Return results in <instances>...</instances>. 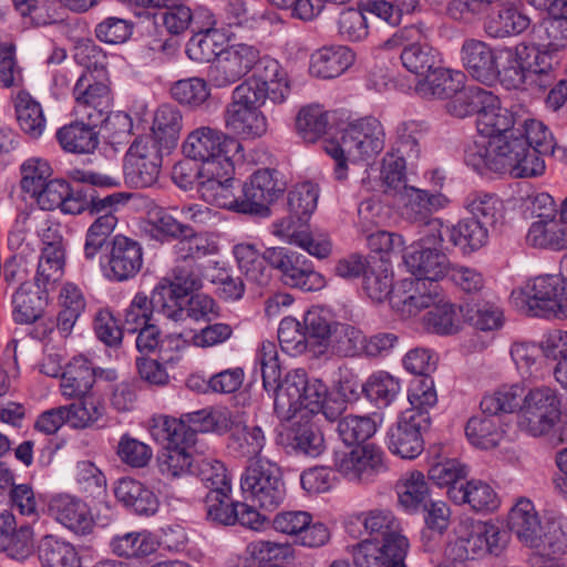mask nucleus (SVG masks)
I'll use <instances>...</instances> for the list:
<instances>
[{
    "instance_id": "nucleus-1",
    "label": "nucleus",
    "mask_w": 567,
    "mask_h": 567,
    "mask_svg": "<svg viewBox=\"0 0 567 567\" xmlns=\"http://www.w3.org/2000/svg\"><path fill=\"white\" fill-rule=\"evenodd\" d=\"M464 162L480 174L492 171L514 178L537 177L546 168L542 156L530 151L518 128L493 140L470 143L464 151Z\"/></svg>"
},
{
    "instance_id": "nucleus-2",
    "label": "nucleus",
    "mask_w": 567,
    "mask_h": 567,
    "mask_svg": "<svg viewBox=\"0 0 567 567\" xmlns=\"http://www.w3.org/2000/svg\"><path fill=\"white\" fill-rule=\"evenodd\" d=\"M385 143L381 122L373 116L361 117L348 124L340 141L323 142L324 152L334 159V177L344 181L348 176V162L369 161L379 155Z\"/></svg>"
},
{
    "instance_id": "nucleus-3",
    "label": "nucleus",
    "mask_w": 567,
    "mask_h": 567,
    "mask_svg": "<svg viewBox=\"0 0 567 567\" xmlns=\"http://www.w3.org/2000/svg\"><path fill=\"white\" fill-rule=\"evenodd\" d=\"M328 388L318 379L309 380L303 369H295L287 373L275 395V412L281 420H290L302 409L312 414L322 412L333 420L324 406Z\"/></svg>"
},
{
    "instance_id": "nucleus-4",
    "label": "nucleus",
    "mask_w": 567,
    "mask_h": 567,
    "mask_svg": "<svg viewBox=\"0 0 567 567\" xmlns=\"http://www.w3.org/2000/svg\"><path fill=\"white\" fill-rule=\"evenodd\" d=\"M183 128V115L179 109L173 104H162L154 112L151 125V138L153 145L144 154L148 158V165L144 174V187L153 186L161 173L163 151L174 148Z\"/></svg>"
},
{
    "instance_id": "nucleus-5",
    "label": "nucleus",
    "mask_w": 567,
    "mask_h": 567,
    "mask_svg": "<svg viewBox=\"0 0 567 567\" xmlns=\"http://www.w3.org/2000/svg\"><path fill=\"white\" fill-rule=\"evenodd\" d=\"M240 487L247 501L267 511L277 508L286 497L279 468L264 460L247 466L241 475Z\"/></svg>"
},
{
    "instance_id": "nucleus-6",
    "label": "nucleus",
    "mask_w": 567,
    "mask_h": 567,
    "mask_svg": "<svg viewBox=\"0 0 567 567\" xmlns=\"http://www.w3.org/2000/svg\"><path fill=\"white\" fill-rule=\"evenodd\" d=\"M268 265L278 270L281 282L290 288L305 292L322 290L327 280L316 270L313 262L305 255L285 247L266 249Z\"/></svg>"
},
{
    "instance_id": "nucleus-7",
    "label": "nucleus",
    "mask_w": 567,
    "mask_h": 567,
    "mask_svg": "<svg viewBox=\"0 0 567 567\" xmlns=\"http://www.w3.org/2000/svg\"><path fill=\"white\" fill-rule=\"evenodd\" d=\"M560 417L561 402L555 389L536 386L524 394L519 424L532 436L548 434Z\"/></svg>"
},
{
    "instance_id": "nucleus-8",
    "label": "nucleus",
    "mask_w": 567,
    "mask_h": 567,
    "mask_svg": "<svg viewBox=\"0 0 567 567\" xmlns=\"http://www.w3.org/2000/svg\"><path fill=\"white\" fill-rule=\"evenodd\" d=\"M265 103L235 87L230 102L224 113L226 128L243 140L261 137L268 128V122L260 107Z\"/></svg>"
},
{
    "instance_id": "nucleus-9",
    "label": "nucleus",
    "mask_w": 567,
    "mask_h": 567,
    "mask_svg": "<svg viewBox=\"0 0 567 567\" xmlns=\"http://www.w3.org/2000/svg\"><path fill=\"white\" fill-rule=\"evenodd\" d=\"M259 49L246 43H237L224 49L207 71L210 86L228 89L249 74L259 61Z\"/></svg>"
},
{
    "instance_id": "nucleus-10",
    "label": "nucleus",
    "mask_w": 567,
    "mask_h": 567,
    "mask_svg": "<svg viewBox=\"0 0 567 567\" xmlns=\"http://www.w3.org/2000/svg\"><path fill=\"white\" fill-rule=\"evenodd\" d=\"M234 164L230 158H221L217 164L200 165L197 192L208 204L239 212L240 196L234 193Z\"/></svg>"
},
{
    "instance_id": "nucleus-11",
    "label": "nucleus",
    "mask_w": 567,
    "mask_h": 567,
    "mask_svg": "<svg viewBox=\"0 0 567 567\" xmlns=\"http://www.w3.org/2000/svg\"><path fill=\"white\" fill-rule=\"evenodd\" d=\"M333 465L348 481L369 484L386 471L384 452L374 444L334 453Z\"/></svg>"
},
{
    "instance_id": "nucleus-12",
    "label": "nucleus",
    "mask_w": 567,
    "mask_h": 567,
    "mask_svg": "<svg viewBox=\"0 0 567 567\" xmlns=\"http://www.w3.org/2000/svg\"><path fill=\"white\" fill-rule=\"evenodd\" d=\"M252 71V75L236 87L244 89V92L264 103L268 99L277 104L286 101L290 92L289 82L287 73L277 60L259 55Z\"/></svg>"
},
{
    "instance_id": "nucleus-13",
    "label": "nucleus",
    "mask_w": 567,
    "mask_h": 567,
    "mask_svg": "<svg viewBox=\"0 0 567 567\" xmlns=\"http://www.w3.org/2000/svg\"><path fill=\"white\" fill-rule=\"evenodd\" d=\"M73 114L81 121L99 123L113 104L112 90L106 80L83 73L73 87Z\"/></svg>"
},
{
    "instance_id": "nucleus-14",
    "label": "nucleus",
    "mask_w": 567,
    "mask_h": 567,
    "mask_svg": "<svg viewBox=\"0 0 567 567\" xmlns=\"http://www.w3.org/2000/svg\"><path fill=\"white\" fill-rule=\"evenodd\" d=\"M286 183L276 169L255 172L241 188L239 213L261 215L269 212L268 206L285 192Z\"/></svg>"
},
{
    "instance_id": "nucleus-15",
    "label": "nucleus",
    "mask_w": 567,
    "mask_h": 567,
    "mask_svg": "<svg viewBox=\"0 0 567 567\" xmlns=\"http://www.w3.org/2000/svg\"><path fill=\"white\" fill-rule=\"evenodd\" d=\"M308 219L289 213L272 224L271 233L284 243L298 246L318 259H326L332 252V243L326 234L310 233Z\"/></svg>"
},
{
    "instance_id": "nucleus-16",
    "label": "nucleus",
    "mask_w": 567,
    "mask_h": 567,
    "mask_svg": "<svg viewBox=\"0 0 567 567\" xmlns=\"http://www.w3.org/2000/svg\"><path fill=\"white\" fill-rule=\"evenodd\" d=\"M431 425V416L402 412L388 432L389 450L406 460L417 457L424 450L423 432Z\"/></svg>"
},
{
    "instance_id": "nucleus-17",
    "label": "nucleus",
    "mask_w": 567,
    "mask_h": 567,
    "mask_svg": "<svg viewBox=\"0 0 567 567\" xmlns=\"http://www.w3.org/2000/svg\"><path fill=\"white\" fill-rule=\"evenodd\" d=\"M443 290L439 282L408 278L394 286L391 303L403 316H415L423 309H432L442 302Z\"/></svg>"
},
{
    "instance_id": "nucleus-18",
    "label": "nucleus",
    "mask_w": 567,
    "mask_h": 567,
    "mask_svg": "<svg viewBox=\"0 0 567 567\" xmlns=\"http://www.w3.org/2000/svg\"><path fill=\"white\" fill-rule=\"evenodd\" d=\"M276 532L296 536L300 545L316 548L326 545L330 539L329 528L321 522H313L306 511H282L272 518Z\"/></svg>"
},
{
    "instance_id": "nucleus-19",
    "label": "nucleus",
    "mask_w": 567,
    "mask_h": 567,
    "mask_svg": "<svg viewBox=\"0 0 567 567\" xmlns=\"http://www.w3.org/2000/svg\"><path fill=\"white\" fill-rule=\"evenodd\" d=\"M357 520L363 526L370 538L365 540L393 546L399 553L410 548L409 539L403 535L400 520L388 508H373L361 512Z\"/></svg>"
},
{
    "instance_id": "nucleus-20",
    "label": "nucleus",
    "mask_w": 567,
    "mask_h": 567,
    "mask_svg": "<svg viewBox=\"0 0 567 567\" xmlns=\"http://www.w3.org/2000/svg\"><path fill=\"white\" fill-rule=\"evenodd\" d=\"M141 266V244L125 235H115L111 241L107 264L103 268L105 277L114 281L128 280L137 275Z\"/></svg>"
},
{
    "instance_id": "nucleus-21",
    "label": "nucleus",
    "mask_w": 567,
    "mask_h": 567,
    "mask_svg": "<svg viewBox=\"0 0 567 567\" xmlns=\"http://www.w3.org/2000/svg\"><path fill=\"white\" fill-rule=\"evenodd\" d=\"M31 197L43 210L59 208L63 214L79 215L87 207L85 192L72 188L66 181L60 178L51 179Z\"/></svg>"
},
{
    "instance_id": "nucleus-22",
    "label": "nucleus",
    "mask_w": 567,
    "mask_h": 567,
    "mask_svg": "<svg viewBox=\"0 0 567 567\" xmlns=\"http://www.w3.org/2000/svg\"><path fill=\"white\" fill-rule=\"evenodd\" d=\"M228 143L235 141L217 128L202 126L188 134L183 144V152L188 158L200 161L202 165L212 162L217 164L221 158H229L226 155Z\"/></svg>"
},
{
    "instance_id": "nucleus-23",
    "label": "nucleus",
    "mask_w": 567,
    "mask_h": 567,
    "mask_svg": "<svg viewBox=\"0 0 567 567\" xmlns=\"http://www.w3.org/2000/svg\"><path fill=\"white\" fill-rule=\"evenodd\" d=\"M50 515L65 528L78 535L93 532L94 519L89 505L78 496L59 494L49 503Z\"/></svg>"
},
{
    "instance_id": "nucleus-24",
    "label": "nucleus",
    "mask_w": 567,
    "mask_h": 567,
    "mask_svg": "<svg viewBox=\"0 0 567 567\" xmlns=\"http://www.w3.org/2000/svg\"><path fill=\"white\" fill-rule=\"evenodd\" d=\"M461 55L465 70L473 79L482 83H491L498 79L499 51L487 43L475 39L466 40L462 45Z\"/></svg>"
},
{
    "instance_id": "nucleus-25",
    "label": "nucleus",
    "mask_w": 567,
    "mask_h": 567,
    "mask_svg": "<svg viewBox=\"0 0 567 567\" xmlns=\"http://www.w3.org/2000/svg\"><path fill=\"white\" fill-rule=\"evenodd\" d=\"M563 292L564 288L558 276L546 275L534 278L525 287L529 315L534 317H551L557 311Z\"/></svg>"
},
{
    "instance_id": "nucleus-26",
    "label": "nucleus",
    "mask_w": 567,
    "mask_h": 567,
    "mask_svg": "<svg viewBox=\"0 0 567 567\" xmlns=\"http://www.w3.org/2000/svg\"><path fill=\"white\" fill-rule=\"evenodd\" d=\"M508 527L523 545L533 549L540 546L544 524L530 499L522 497L515 503L508 515Z\"/></svg>"
},
{
    "instance_id": "nucleus-27",
    "label": "nucleus",
    "mask_w": 567,
    "mask_h": 567,
    "mask_svg": "<svg viewBox=\"0 0 567 567\" xmlns=\"http://www.w3.org/2000/svg\"><path fill=\"white\" fill-rule=\"evenodd\" d=\"M404 264L414 276L413 279H423L437 282L450 270V261L443 251L424 249L415 246L404 255Z\"/></svg>"
},
{
    "instance_id": "nucleus-28",
    "label": "nucleus",
    "mask_w": 567,
    "mask_h": 567,
    "mask_svg": "<svg viewBox=\"0 0 567 567\" xmlns=\"http://www.w3.org/2000/svg\"><path fill=\"white\" fill-rule=\"evenodd\" d=\"M395 198L402 204L403 218L411 223L425 221L433 212L444 208L449 204V198L445 195L430 194L413 186H408Z\"/></svg>"
},
{
    "instance_id": "nucleus-29",
    "label": "nucleus",
    "mask_w": 567,
    "mask_h": 567,
    "mask_svg": "<svg viewBox=\"0 0 567 567\" xmlns=\"http://www.w3.org/2000/svg\"><path fill=\"white\" fill-rule=\"evenodd\" d=\"M94 386V367L84 355H74L61 374L59 390L65 400L89 394Z\"/></svg>"
},
{
    "instance_id": "nucleus-30",
    "label": "nucleus",
    "mask_w": 567,
    "mask_h": 567,
    "mask_svg": "<svg viewBox=\"0 0 567 567\" xmlns=\"http://www.w3.org/2000/svg\"><path fill=\"white\" fill-rule=\"evenodd\" d=\"M354 52L346 45H329L316 50L310 56L309 71L321 79H334L354 62Z\"/></svg>"
},
{
    "instance_id": "nucleus-31",
    "label": "nucleus",
    "mask_w": 567,
    "mask_h": 567,
    "mask_svg": "<svg viewBox=\"0 0 567 567\" xmlns=\"http://www.w3.org/2000/svg\"><path fill=\"white\" fill-rule=\"evenodd\" d=\"M447 494L455 503L468 504L477 513H492L501 505L496 491L482 480H471L460 486H452Z\"/></svg>"
},
{
    "instance_id": "nucleus-32",
    "label": "nucleus",
    "mask_w": 567,
    "mask_h": 567,
    "mask_svg": "<svg viewBox=\"0 0 567 567\" xmlns=\"http://www.w3.org/2000/svg\"><path fill=\"white\" fill-rule=\"evenodd\" d=\"M492 99L485 101L476 118L477 136L473 142H481V140H493L494 136L506 134L514 128V116L506 109L501 105L497 95L492 93Z\"/></svg>"
},
{
    "instance_id": "nucleus-33",
    "label": "nucleus",
    "mask_w": 567,
    "mask_h": 567,
    "mask_svg": "<svg viewBox=\"0 0 567 567\" xmlns=\"http://www.w3.org/2000/svg\"><path fill=\"white\" fill-rule=\"evenodd\" d=\"M144 234L157 241L192 235V227L179 223L154 202L144 203Z\"/></svg>"
},
{
    "instance_id": "nucleus-34",
    "label": "nucleus",
    "mask_w": 567,
    "mask_h": 567,
    "mask_svg": "<svg viewBox=\"0 0 567 567\" xmlns=\"http://www.w3.org/2000/svg\"><path fill=\"white\" fill-rule=\"evenodd\" d=\"M465 436L470 444L480 450L497 447L505 437L501 416L481 413L472 416L465 425Z\"/></svg>"
},
{
    "instance_id": "nucleus-35",
    "label": "nucleus",
    "mask_w": 567,
    "mask_h": 567,
    "mask_svg": "<svg viewBox=\"0 0 567 567\" xmlns=\"http://www.w3.org/2000/svg\"><path fill=\"white\" fill-rule=\"evenodd\" d=\"M96 124L76 118L74 122L60 127L55 137L66 153L90 154L99 145V135L94 130Z\"/></svg>"
},
{
    "instance_id": "nucleus-36",
    "label": "nucleus",
    "mask_w": 567,
    "mask_h": 567,
    "mask_svg": "<svg viewBox=\"0 0 567 567\" xmlns=\"http://www.w3.org/2000/svg\"><path fill=\"white\" fill-rule=\"evenodd\" d=\"M465 75L461 71L441 68L439 64L415 86L424 99H450L464 85Z\"/></svg>"
},
{
    "instance_id": "nucleus-37",
    "label": "nucleus",
    "mask_w": 567,
    "mask_h": 567,
    "mask_svg": "<svg viewBox=\"0 0 567 567\" xmlns=\"http://www.w3.org/2000/svg\"><path fill=\"white\" fill-rule=\"evenodd\" d=\"M408 551L399 553L393 546L362 540L353 547V560L358 567H406Z\"/></svg>"
},
{
    "instance_id": "nucleus-38",
    "label": "nucleus",
    "mask_w": 567,
    "mask_h": 567,
    "mask_svg": "<svg viewBox=\"0 0 567 567\" xmlns=\"http://www.w3.org/2000/svg\"><path fill=\"white\" fill-rule=\"evenodd\" d=\"M480 520L466 518L456 528V538L446 547V555L453 560L465 561L484 555Z\"/></svg>"
},
{
    "instance_id": "nucleus-39",
    "label": "nucleus",
    "mask_w": 567,
    "mask_h": 567,
    "mask_svg": "<svg viewBox=\"0 0 567 567\" xmlns=\"http://www.w3.org/2000/svg\"><path fill=\"white\" fill-rule=\"evenodd\" d=\"M41 567H81L82 561L75 546L53 535L44 536L38 547Z\"/></svg>"
},
{
    "instance_id": "nucleus-40",
    "label": "nucleus",
    "mask_w": 567,
    "mask_h": 567,
    "mask_svg": "<svg viewBox=\"0 0 567 567\" xmlns=\"http://www.w3.org/2000/svg\"><path fill=\"white\" fill-rule=\"evenodd\" d=\"M540 546L535 547L542 555H564L567 553V515L559 511H546Z\"/></svg>"
},
{
    "instance_id": "nucleus-41",
    "label": "nucleus",
    "mask_w": 567,
    "mask_h": 567,
    "mask_svg": "<svg viewBox=\"0 0 567 567\" xmlns=\"http://www.w3.org/2000/svg\"><path fill=\"white\" fill-rule=\"evenodd\" d=\"M463 308L456 307L442 295V302H436L423 317L424 328L440 336H450L462 328Z\"/></svg>"
},
{
    "instance_id": "nucleus-42",
    "label": "nucleus",
    "mask_w": 567,
    "mask_h": 567,
    "mask_svg": "<svg viewBox=\"0 0 567 567\" xmlns=\"http://www.w3.org/2000/svg\"><path fill=\"white\" fill-rule=\"evenodd\" d=\"M13 102L20 128L31 138H39L47 127L41 104L27 91L18 92Z\"/></svg>"
},
{
    "instance_id": "nucleus-43",
    "label": "nucleus",
    "mask_w": 567,
    "mask_h": 567,
    "mask_svg": "<svg viewBox=\"0 0 567 567\" xmlns=\"http://www.w3.org/2000/svg\"><path fill=\"white\" fill-rule=\"evenodd\" d=\"M85 307L81 288L72 282L64 284L59 293L60 310L56 318V327L64 337L70 334Z\"/></svg>"
},
{
    "instance_id": "nucleus-44",
    "label": "nucleus",
    "mask_w": 567,
    "mask_h": 567,
    "mask_svg": "<svg viewBox=\"0 0 567 567\" xmlns=\"http://www.w3.org/2000/svg\"><path fill=\"white\" fill-rule=\"evenodd\" d=\"M157 11H144V20L151 22L158 35L166 31L171 35H177L188 29L194 16L192 10L183 4L156 8Z\"/></svg>"
},
{
    "instance_id": "nucleus-45",
    "label": "nucleus",
    "mask_w": 567,
    "mask_h": 567,
    "mask_svg": "<svg viewBox=\"0 0 567 567\" xmlns=\"http://www.w3.org/2000/svg\"><path fill=\"white\" fill-rule=\"evenodd\" d=\"M76 399L78 402L65 405L68 425L74 430H86L96 426L105 415L104 402L91 393Z\"/></svg>"
},
{
    "instance_id": "nucleus-46",
    "label": "nucleus",
    "mask_w": 567,
    "mask_h": 567,
    "mask_svg": "<svg viewBox=\"0 0 567 567\" xmlns=\"http://www.w3.org/2000/svg\"><path fill=\"white\" fill-rule=\"evenodd\" d=\"M225 35L219 30L207 28L193 34L186 43L185 53L196 63H208L224 51Z\"/></svg>"
},
{
    "instance_id": "nucleus-47",
    "label": "nucleus",
    "mask_w": 567,
    "mask_h": 567,
    "mask_svg": "<svg viewBox=\"0 0 567 567\" xmlns=\"http://www.w3.org/2000/svg\"><path fill=\"white\" fill-rule=\"evenodd\" d=\"M530 24L527 14L514 6L504 4L497 13L487 18L486 33L495 39L505 38L524 32Z\"/></svg>"
},
{
    "instance_id": "nucleus-48",
    "label": "nucleus",
    "mask_w": 567,
    "mask_h": 567,
    "mask_svg": "<svg viewBox=\"0 0 567 567\" xmlns=\"http://www.w3.org/2000/svg\"><path fill=\"white\" fill-rule=\"evenodd\" d=\"M266 444V436L259 425H237L228 441V450L239 458H254L258 456Z\"/></svg>"
},
{
    "instance_id": "nucleus-49",
    "label": "nucleus",
    "mask_w": 567,
    "mask_h": 567,
    "mask_svg": "<svg viewBox=\"0 0 567 567\" xmlns=\"http://www.w3.org/2000/svg\"><path fill=\"white\" fill-rule=\"evenodd\" d=\"M187 430L193 433V445L196 443L197 432L225 433L231 427V416L227 410L203 409L182 415Z\"/></svg>"
},
{
    "instance_id": "nucleus-50",
    "label": "nucleus",
    "mask_w": 567,
    "mask_h": 567,
    "mask_svg": "<svg viewBox=\"0 0 567 567\" xmlns=\"http://www.w3.org/2000/svg\"><path fill=\"white\" fill-rule=\"evenodd\" d=\"M400 392V379L383 370L371 373L362 383V393L378 406H389Z\"/></svg>"
},
{
    "instance_id": "nucleus-51",
    "label": "nucleus",
    "mask_w": 567,
    "mask_h": 567,
    "mask_svg": "<svg viewBox=\"0 0 567 567\" xmlns=\"http://www.w3.org/2000/svg\"><path fill=\"white\" fill-rule=\"evenodd\" d=\"M400 506L406 512H415L429 495V485L420 471L404 473L395 484Z\"/></svg>"
},
{
    "instance_id": "nucleus-52",
    "label": "nucleus",
    "mask_w": 567,
    "mask_h": 567,
    "mask_svg": "<svg viewBox=\"0 0 567 567\" xmlns=\"http://www.w3.org/2000/svg\"><path fill=\"white\" fill-rule=\"evenodd\" d=\"M400 59L409 72L425 76L441 62L440 52L425 42L404 45Z\"/></svg>"
},
{
    "instance_id": "nucleus-53",
    "label": "nucleus",
    "mask_w": 567,
    "mask_h": 567,
    "mask_svg": "<svg viewBox=\"0 0 567 567\" xmlns=\"http://www.w3.org/2000/svg\"><path fill=\"white\" fill-rule=\"evenodd\" d=\"M464 208L472 219L480 221L485 228L494 226L503 217V203L494 194L473 192L464 199Z\"/></svg>"
},
{
    "instance_id": "nucleus-54",
    "label": "nucleus",
    "mask_w": 567,
    "mask_h": 567,
    "mask_svg": "<svg viewBox=\"0 0 567 567\" xmlns=\"http://www.w3.org/2000/svg\"><path fill=\"white\" fill-rule=\"evenodd\" d=\"M148 432L155 442L165 444V446L193 444V433L187 430L182 417L155 416L150 423Z\"/></svg>"
},
{
    "instance_id": "nucleus-55",
    "label": "nucleus",
    "mask_w": 567,
    "mask_h": 567,
    "mask_svg": "<svg viewBox=\"0 0 567 567\" xmlns=\"http://www.w3.org/2000/svg\"><path fill=\"white\" fill-rule=\"evenodd\" d=\"M533 247L560 250L567 248V227L557 220L535 221L526 236Z\"/></svg>"
},
{
    "instance_id": "nucleus-56",
    "label": "nucleus",
    "mask_w": 567,
    "mask_h": 567,
    "mask_svg": "<svg viewBox=\"0 0 567 567\" xmlns=\"http://www.w3.org/2000/svg\"><path fill=\"white\" fill-rule=\"evenodd\" d=\"M487 228L472 218L451 225L450 243L458 247L463 254H471L482 248L487 241Z\"/></svg>"
},
{
    "instance_id": "nucleus-57",
    "label": "nucleus",
    "mask_w": 567,
    "mask_h": 567,
    "mask_svg": "<svg viewBox=\"0 0 567 567\" xmlns=\"http://www.w3.org/2000/svg\"><path fill=\"white\" fill-rule=\"evenodd\" d=\"M525 390L520 384L503 385L493 393L484 395L481 401V411L499 416L502 413H512L523 402Z\"/></svg>"
},
{
    "instance_id": "nucleus-58",
    "label": "nucleus",
    "mask_w": 567,
    "mask_h": 567,
    "mask_svg": "<svg viewBox=\"0 0 567 567\" xmlns=\"http://www.w3.org/2000/svg\"><path fill=\"white\" fill-rule=\"evenodd\" d=\"M427 133V126L421 121H405L396 127L395 154L410 161H416L421 154V141Z\"/></svg>"
},
{
    "instance_id": "nucleus-59",
    "label": "nucleus",
    "mask_w": 567,
    "mask_h": 567,
    "mask_svg": "<svg viewBox=\"0 0 567 567\" xmlns=\"http://www.w3.org/2000/svg\"><path fill=\"white\" fill-rule=\"evenodd\" d=\"M193 444H174L165 446L157 456L159 472L171 478L186 474L193 466L194 458L190 453Z\"/></svg>"
},
{
    "instance_id": "nucleus-60",
    "label": "nucleus",
    "mask_w": 567,
    "mask_h": 567,
    "mask_svg": "<svg viewBox=\"0 0 567 567\" xmlns=\"http://www.w3.org/2000/svg\"><path fill=\"white\" fill-rule=\"evenodd\" d=\"M446 104L447 112L456 117L463 118L474 113L478 115L480 110L486 99H492V92L480 86H468L460 89Z\"/></svg>"
},
{
    "instance_id": "nucleus-61",
    "label": "nucleus",
    "mask_w": 567,
    "mask_h": 567,
    "mask_svg": "<svg viewBox=\"0 0 567 567\" xmlns=\"http://www.w3.org/2000/svg\"><path fill=\"white\" fill-rule=\"evenodd\" d=\"M511 357L524 377L539 379L544 375L543 350L532 342H515L511 348Z\"/></svg>"
},
{
    "instance_id": "nucleus-62",
    "label": "nucleus",
    "mask_w": 567,
    "mask_h": 567,
    "mask_svg": "<svg viewBox=\"0 0 567 567\" xmlns=\"http://www.w3.org/2000/svg\"><path fill=\"white\" fill-rule=\"evenodd\" d=\"M375 414L370 415H346L338 422V433L341 440L351 445L364 442L372 437L378 429Z\"/></svg>"
},
{
    "instance_id": "nucleus-63",
    "label": "nucleus",
    "mask_w": 567,
    "mask_h": 567,
    "mask_svg": "<svg viewBox=\"0 0 567 567\" xmlns=\"http://www.w3.org/2000/svg\"><path fill=\"white\" fill-rule=\"evenodd\" d=\"M328 123V113L318 104L302 107L296 118L298 133L309 143L316 142L326 133Z\"/></svg>"
},
{
    "instance_id": "nucleus-64",
    "label": "nucleus",
    "mask_w": 567,
    "mask_h": 567,
    "mask_svg": "<svg viewBox=\"0 0 567 567\" xmlns=\"http://www.w3.org/2000/svg\"><path fill=\"white\" fill-rule=\"evenodd\" d=\"M53 169L49 161L41 157H30L20 166V186L30 196L35 194L51 181Z\"/></svg>"
}]
</instances>
